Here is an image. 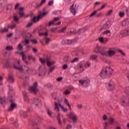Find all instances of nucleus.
<instances>
[{
	"mask_svg": "<svg viewBox=\"0 0 129 129\" xmlns=\"http://www.w3.org/2000/svg\"><path fill=\"white\" fill-rule=\"evenodd\" d=\"M112 69L110 67H107L102 70L100 74V76L103 79L107 78L112 75Z\"/></svg>",
	"mask_w": 129,
	"mask_h": 129,
	"instance_id": "1",
	"label": "nucleus"
},
{
	"mask_svg": "<svg viewBox=\"0 0 129 129\" xmlns=\"http://www.w3.org/2000/svg\"><path fill=\"white\" fill-rule=\"evenodd\" d=\"M63 102V100H62V98L61 97H59V98L58 99V102H55L54 103V106H55V109L56 110V111H60V109H59V106L61 108L62 111L66 112L67 110H68V109L67 108H64V106H63L61 103Z\"/></svg>",
	"mask_w": 129,
	"mask_h": 129,
	"instance_id": "2",
	"label": "nucleus"
},
{
	"mask_svg": "<svg viewBox=\"0 0 129 129\" xmlns=\"http://www.w3.org/2000/svg\"><path fill=\"white\" fill-rule=\"evenodd\" d=\"M12 66L14 69L18 70V71H24V69L20 64V60L19 59H15L12 64Z\"/></svg>",
	"mask_w": 129,
	"mask_h": 129,
	"instance_id": "3",
	"label": "nucleus"
},
{
	"mask_svg": "<svg viewBox=\"0 0 129 129\" xmlns=\"http://www.w3.org/2000/svg\"><path fill=\"white\" fill-rule=\"evenodd\" d=\"M40 61L42 64H44L45 62H46L47 66L48 67H51L52 66L54 65L55 64V61H51V59L49 57H47L44 60L43 58H39Z\"/></svg>",
	"mask_w": 129,
	"mask_h": 129,
	"instance_id": "4",
	"label": "nucleus"
},
{
	"mask_svg": "<svg viewBox=\"0 0 129 129\" xmlns=\"http://www.w3.org/2000/svg\"><path fill=\"white\" fill-rule=\"evenodd\" d=\"M29 91L33 94H37V92H38V83L35 82L33 86L29 88Z\"/></svg>",
	"mask_w": 129,
	"mask_h": 129,
	"instance_id": "5",
	"label": "nucleus"
},
{
	"mask_svg": "<svg viewBox=\"0 0 129 129\" xmlns=\"http://www.w3.org/2000/svg\"><path fill=\"white\" fill-rule=\"evenodd\" d=\"M38 34L40 36H44L45 37L44 40H45L46 44H49V42H51V39L47 37V36H48V35L47 32L44 33H41L40 32H38Z\"/></svg>",
	"mask_w": 129,
	"mask_h": 129,
	"instance_id": "6",
	"label": "nucleus"
},
{
	"mask_svg": "<svg viewBox=\"0 0 129 129\" xmlns=\"http://www.w3.org/2000/svg\"><path fill=\"white\" fill-rule=\"evenodd\" d=\"M78 11V6L75 4H74L72 7H71V13L75 16Z\"/></svg>",
	"mask_w": 129,
	"mask_h": 129,
	"instance_id": "7",
	"label": "nucleus"
},
{
	"mask_svg": "<svg viewBox=\"0 0 129 129\" xmlns=\"http://www.w3.org/2000/svg\"><path fill=\"white\" fill-rule=\"evenodd\" d=\"M75 42V39L70 40V39H67L66 40H62L61 44L62 45H71V44H73Z\"/></svg>",
	"mask_w": 129,
	"mask_h": 129,
	"instance_id": "8",
	"label": "nucleus"
},
{
	"mask_svg": "<svg viewBox=\"0 0 129 129\" xmlns=\"http://www.w3.org/2000/svg\"><path fill=\"white\" fill-rule=\"evenodd\" d=\"M69 117L71 119L73 120L74 122L77 121V116L74 113H71L69 115Z\"/></svg>",
	"mask_w": 129,
	"mask_h": 129,
	"instance_id": "9",
	"label": "nucleus"
},
{
	"mask_svg": "<svg viewBox=\"0 0 129 129\" xmlns=\"http://www.w3.org/2000/svg\"><path fill=\"white\" fill-rule=\"evenodd\" d=\"M22 94L24 97L25 102H26L27 103H28V102L30 101V99L29 98V97H28V93H27V92H26L25 91H23L22 92Z\"/></svg>",
	"mask_w": 129,
	"mask_h": 129,
	"instance_id": "10",
	"label": "nucleus"
},
{
	"mask_svg": "<svg viewBox=\"0 0 129 129\" xmlns=\"http://www.w3.org/2000/svg\"><path fill=\"white\" fill-rule=\"evenodd\" d=\"M41 16L40 15H38V16H34L33 17L32 19L31 20V21L33 23V24H36V23H37V22H39L40 20H41Z\"/></svg>",
	"mask_w": 129,
	"mask_h": 129,
	"instance_id": "11",
	"label": "nucleus"
},
{
	"mask_svg": "<svg viewBox=\"0 0 129 129\" xmlns=\"http://www.w3.org/2000/svg\"><path fill=\"white\" fill-rule=\"evenodd\" d=\"M115 85L112 82H110L108 83L107 88L108 90H113L114 89Z\"/></svg>",
	"mask_w": 129,
	"mask_h": 129,
	"instance_id": "12",
	"label": "nucleus"
},
{
	"mask_svg": "<svg viewBox=\"0 0 129 129\" xmlns=\"http://www.w3.org/2000/svg\"><path fill=\"white\" fill-rule=\"evenodd\" d=\"M0 103L3 106H5L7 104V99L5 97H0Z\"/></svg>",
	"mask_w": 129,
	"mask_h": 129,
	"instance_id": "13",
	"label": "nucleus"
},
{
	"mask_svg": "<svg viewBox=\"0 0 129 129\" xmlns=\"http://www.w3.org/2000/svg\"><path fill=\"white\" fill-rule=\"evenodd\" d=\"M102 50H104V47H100L99 45H97L94 51L95 53H100Z\"/></svg>",
	"mask_w": 129,
	"mask_h": 129,
	"instance_id": "14",
	"label": "nucleus"
},
{
	"mask_svg": "<svg viewBox=\"0 0 129 129\" xmlns=\"http://www.w3.org/2000/svg\"><path fill=\"white\" fill-rule=\"evenodd\" d=\"M99 41L100 42V43H102V44H106L107 42L108 41V39L107 38H104L102 37L99 38Z\"/></svg>",
	"mask_w": 129,
	"mask_h": 129,
	"instance_id": "15",
	"label": "nucleus"
},
{
	"mask_svg": "<svg viewBox=\"0 0 129 129\" xmlns=\"http://www.w3.org/2000/svg\"><path fill=\"white\" fill-rule=\"evenodd\" d=\"M120 34L123 36V37H125V36H128L129 35V29H126L125 30H122Z\"/></svg>",
	"mask_w": 129,
	"mask_h": 129,
	"instance_id": "16",
	"label": "nucleus"
},
{
	"mask_svg": "<svg viewBox=\"0 0 129 129\" xmlns=\"http://www.w3.org/2000/svg\"><path fill=\"white\" fill-rule=\"evenodd\" d=\"M23 71H26V72L28 73H31V72H33V69L31 67L25 66L24 69H23Z\"/></svg>",
	"mask_w": 129,
	"mask_h": 129,
	"instance_id": "17",
	"label": "nucleus"
},
{
	"mask_svg": "<svg viewBox=\"0 0 129 129\" xmlns=\"http://www.w3.org/2000/svg\"><path fill=\"white\" fill-rule=\"evenodd\" d=\"M16 107H17V104L15 103L12 102L10 105V107L8 109V111H13V110H14V109H15V108H16Z\"/></svg>",
	"mask_w": 129,
	"mask_h": 129,
	"instance_id": "18",
	"label": "nucleus"
},
{
	"mask_svg": "<svg viewBox=\"0 0 129 129\" xmlns=\"http://www.w3.org/2000/svg\"><path fill=\"white\" fill-rule=\"evenodd\" d=\"M33 103L35 104L36 106H38V105H40L41 106L42 105L41 102H40V100H39V99H38V98H35L33 99Z\"/></svg>",
	"mask_w": 129,
	"mask_h": 129,
	"instance_id": "19",
	"label": "nucleus"
},
{
	"mask_svg": "<svg viewBox=\"0 0 129 129\" xmlns=\"http://www.w3.org/2000/svg\"><path fill=\"white\" fill-rule=\"evenodd\" d=\"M115 54V51L109 49L108 51V57H112Z\"/></svg>",
	"mask_w": 129,
	"mask_h": 129,
	"instance_id": "20",
	"label": "nucleus"
},
{
	"mask_svg": "<svg viewBox=\"0 0 129 129\" xmlns=\"http://www.w3.org/2000/svg\"><path fill=\"white\" fill-rule=\"evenodd\" d=\"M11 121L12 122V123L14 124V125L15 126V127H19V126L20 125V124H19V123L18 122V121L17 120H14V118H12L10 119Z\"/></svg>",
	"mask_w": 129,
	"mask_h": 129,
	"instance_id": "21",
	"label": "nucleus"
},
{
	"mask_svg": "<svg viewBox=\"0 0 129 129\" xmlns=\"http://www.w3.org/2000/svg\"><path fill=\"white\" fill-rule=\"evenodd\" d=\"M129 24V21L128 19H125L122 22V27H126Z\"/></svg>",
	"mask_w": 129,
	"mask_h": 129,
	"instance_id": "22",
	"label": "nucleus"
},
{
	"mask_svg": "<svg viewBox=\"0 0 129 129\" xmlns=\"http://www.w3.org/2000/svg\"><path fill=\"white\" fill-rule=\"evenodd\" d=\"M45 3L46 0H42L40 4L36 5V8L39 9V8H41V7H42V6H43V5H44V4Z\"/></svg>",
	"mask_w": 129,
	"mask_h": 129,
	"instance_id": "23",
	"label": "nucleus"
},
{
	"mask_svg": "<svg viewBox=\"0 0 129 129\" xmlns=\"http://www.w3.org/2000/svg\"><path fill=\"white\" fill-rule=\"evenodd\" d=\"M79 82L81 84H82V85H83V84H89L90 81H88V80H81L79 81Z\"/></svg>",
	"mask_w": 129,
	"mask_h": 129,
	"instance_id": "24",
	"label": "nucleus"
},
{
	"mask_svg": "<svg viewBox=\"0 0 129 129\" xmlns=\"http://www.w3.org/2000/svg\"><path fill=\"white\" fill-rule=\"evenodd\" d=\"M8 79H9V80L11 81V82H12V83L14 82V77L13 76V73H10L9 74Z\"/></svg>",
	"mask_w": 129,
	"mask_h": 129,
	"instance_id": "25",
	"label": "nucleus"
},
{
	"mask_svg": "<svg viewBox=\"0 0 129 129\" xmlns=\"http://www.w3.org/2000/svg\"><path fill=\"white\" fill-rule=\"evenodd\" d=\"M56 69V66H53V67H49V71L48 73L50 74V73H52Z\"/></svg>",
	"mask_w": 129,
	"mask_h": 129,
	"instance_id": "26",
	"label": "nucleus"
},
{
	"mask_svg": "<svg viewBox=\"0 0 129 129\" xmlns=\"http://www.w3.org/2000/svg\"><path fill=\"white\" fill-rule=\"evenodd\" d=\"M122 105L123 106H129V100L127 99L125 101H122Z\"/></svg>",
	"mask_w": 129,
	"mask_h": 129,
	"instance_id": "27",
	"label": "nucleus"
},
{
	"mask_svg": "<svg viewBox=\"0 0 129 129\" xmlns=\"http://www.w3.org/2000/svg\"><path fill=\"white\" fill-rule=\"evenodd\" d=\"M110 27V25H109L108 23H106L101 28V30H103V29H105V30L107 29H109Z\"/></svg>",
	"mask_w": 129,
	"mask_h": 129,
	"instance_id": "28",
	"label": "nucleus"
},
{
	"mask_svg": "<svg viewBox=\"0 0 129 129\" xmlns=\"http://www.w3.org/2000/svg\"><path fill=\"white\" fill-rule=\"evenodd\" d=\"M100 54L102 55V56H108V51H104L103 50H102L100 51Z\"/></svg>",
	"mask_w": 129,
	"mask_h": 129,
	"instance_id": "29",
	"label": "nucleus"
},
{
	"mask_svg": "<svg viewBox=\"0 0 129 129\" xmlns=\"http://www.w3.org/2000/svg\"><path fill=\"white\" fill-rule=\"evenodd\" d=\"M19 14L21 16V17H23V16H24V8L21 7L20 8Z\"/></svg>",
	"mask_w": 129,
	"mask_h": 129,
	"instance_id": "30",
	"label": "nucleus"
},
{
	"mask_svg": "<svg viewBox=\"0 0 129 129\" xmlns=\"http://www.w3.org/2000/svg\"><path fill=\"white\" fill-rule=\"evenodd\" d=\"M20 115L22 117H26V116H27V112L25 111H21Z\"/></svg>",
	"mask_w": 129,
	"mask_h": 129,
	"instance_id": "31",
	"label": "nucleus"
},
{
	"mask_svg": "<svg viewBox=\"0 0 129 129\" xmlns=\"http://www.w3.org/2000/svg\"><path fill=\"white\" fill-rule=\"evenodd\" d=\"M97 58H98V56H97V55H95V54L92 55L90 56V60H96V59H97Z\"/></svg>",
	"mask_w": 129,
	"mask_h": 129,
	"instance_id": "32",
	"label": "nucleus"
},
{
	"mask_svg": "<svg viewBox=\"0 0 129 129\" xmlns=\"http://www.w3.org/2000/svg\"><path fill=\"white\" fill-rule=\"evenodd\" d=\"M5 50L6 51H13V50H14V48H13V46H7L5 48Z\"/></svg>",
	"mask_w": 129,
	"mask_h": 129,
	"instance_id": "33",
	"label": "nucleus"
},
{
	"mask_svg": "<svg viewBox=\"0 0 129 129\" xmlns=\"http://www.w3.org/2000/svg\"><path fill=\"white\" fill-rule=\"evenodd\" d=\"M109 122L111 124H113V123H114V118L113 117H110L109 118Z\"/></svg>",
	"mask_w": 129,
	"mask_h": 129,
	"instance_id": "34",
	"label": "nucleus"
},
{
	"mask_svg": "<svg viewBox=\"0 0 129 129\" xmlns=\"http://www.w3.org/2000/svg\"><path fill=\"white\" fill-rule=\"evenodd\" d=\"M57 118V120H58L59 124H62V121H61V119H60V113H58Z\"/></svg>",
	"mask_w": 129,
	"mask_h": 129,
	"instance_id": "35",
	"label": "nucleus"
},
{
	"mask_svg": "<svg viewBox=\"0 0 129 129\" xmlns=\"http://www.w3.org/2000/svg\"><path fill=\"white\" fill-rule=\"evenodd\" d=\"M46 112L48 114V115H49V116H52V111H51V110L49 108L46 109Z\"/></svg>",
	"mask_w": 129,
	"mask_h": 129,
	"instance_id": "36",
	"label": "nucleus"
},
{
	"mask_svg": "<svg viewBox=\"0 0 129 129\" xmlns=\"http://www.w3.org/2000/svg\"><path fill=\"white\" fill-rule=\"evenodd\" d=\"M20 55H21V56H22L23 61H25V59H26V58H27V56H26V55H25L24 54V52H20Z\"/></svg>",
	"mask_w": 129,
	"mask_h": 129,
	"instance_id": "37",
	"label": "nucleus"
},
{
	"mask_svg": "<svg viewBox=\"0 0 129 129\" xmlns=\"http://www.w3.org/2000/svg\"><path fill=\"white\" fill-rule=\"evenodd\" d=\"M17 49L18 50V51H22V50H23V45H22L21 43L18 44Z\"/></svg>",
	"mask_w": 129,
	"mask_h": 129,
	"instance_id": "38",
	"label": "nucleus"
},
{
	"mask_svg": "<svg viewBox=\"0 0 129 129\" xmlns=\"http://www.w3.org/2000/svg\"><path fill=\"white\" fill-rule=\"evenodd\" d=\"M9 29L13 30V29H15L16 28V24H10L8 26Z\"/></svg>",
	"mask_w": 129,
	"mask_h": 129,
	"instance_id": "39",
	"label": "nucleus"
},
{
	"mask_svg": "<svg viewBox=\"0 0 129 129\" xmlns=\"http://www.w3.org/2000/svg\"><path fill=\"white\" fill-rule=\"evenodd\" d=\"M125 14H124V12H120L119 13V16L120 17V18H123L125 16Z\"/></svg>",
	"mask_w": 129,
	"mask_h": 129,
	"instance_id": "40",
	"label": "nucleus"
},
{
	"mask_svg": "<svg viewBox=\"0 0 129 129\" xmlns=\"http://www.w3.org/2000/svg\"><path fill=\"white\" fill-rule=\"evenodd\" d=\"M79 68L81 69V70H82V71H83V66H84V64L82 62H80L79 63Z\"/></svg>",
	"mask_w": 129,
	"mask_h": 129,
	"instance_id": "41",
	"label": "nucleus"
},
{
	"mask_svg": "<svg viewBox=\"0 0 129 129\" xmlns=\"http://www.w3.org/2000/svg\"><path fill=\"white\" fill-rule=\"evenodd\" d=\"M79 58L78 57L75 58L73 60H71V63H75V62H78Z\"/></svg>",
	"mask_w": 129,
	"mask_h": 129,
	"instance_id": "42",
	"label": "nucleus"
},
{
	"mask_svg": "<svg viewBox=\"0 0 129 129\" xmlns=\"http://www.w3.org/2000/svg\"><path fill=\"white\" fill-rule=\"evenodd\" d=\"M47 14H48V12H43V13H42V14L39 15V16H40V18L42 19V18H43V17H44V16H46V15H47Z\"/></svg>",
	"mask_w": 129,
	"mask_h": 129,
	"instance_id": "43",
	"label": "nucleus"
},
{
	"mask_svg": "<svg viewBox=\"0 0 129 129\" xmlns=\"http://www.w3.org/2000/svg\"><path fill=\"white\" fill-rule=\"evenodd\" d=\"M9 31V29L7 28H4L3 29H2L1 31V33H5L6 32H8Z\"/></svg>",
	"mask_w": 129,
	"mask_h": 129,
	"instance_id": "44",
	"label": "nucleus"
},
{
	"mask_svg": "<svg viewBox=\"0 0 129 129\" xmlns=\"http://www.w3.org/2000/svg\"><path fill=\"white\" fill-rule=\"evenodd\" d=\"M66 29H67V27H66L62 28L59 31V32L63 33V32H65V31H66Z\"/></svg>",
	"mask_w": 129,
	"mask_h": 129,
	"instance_id": "45",
	"label": "nucleus"
},
{
	"mask_svg": "<svg viewBox=\"0 0 129 129\" xmlns=\"http://www.w3.org/2000/svg\"><path fill=\"white\" fill-rule=\"evenodd\" d=\"M31 26H33V22L32 21L26 25V28H30Z\"/></svg>",
	"mask_w": 129,
	"mask_h": 129,
	"instance_id": "46",
	"label": "nucleus"
},
{
	"mask_svg": "<svg viewBox=\"0 0 129 129\" xmlns=\"http://www.w3.org/2000/svg\"><path fill=\"white\" fill-rule=\"evenodd\" d=\"M125 92L129 95V87H126L125 89Z\"/></svg>",
	"mask_w": 129,
	"mask_h": 129,
	"instance_id": "47",
	"label": "nucleus"
},
{
	"mask_svg": "<svg viewBox=\"0 0 129 129\" xmlns=\"http://www.w3.org/2000/svg\"><path fill=\"white\" fill-rule=\"evenodd\" d=\"M64 62H67L69 61V57L65 56L63 59Z\"/></svg>",
	"mask_w": 129,
	"mask_h": 129,
	"instance_id": "48",
	"label": "nucleus"
},
{
	"mask_svg": "<svg viewBox=\"0 0 129 129\" xmlns=\"http://www.w3.org/2000/svg\"><path fill=\"white\" fill-rule=\"evenodd\" d=\"M64 102L65 103V104H66L67 105H68V106H69V105H70V104L69 103V101H68V100H67V99H65L64 100Z\"/></svg>",
	"mask_w": 129,
	"mask_h": 129,
	"instance_id": "49",
	"label": "nucleus"
},
{
	"mask_svg": "<svg viewBox=\"0 0 129 129\" xmlns=\"http://www.w3.org/2000/svg\"><path fill=\"white\" fill-rule=\"evenodd\" d=\"M108 119V117H107V115H104L103 116V120H104L105 121L107 120Z\"/></svg>",
	"mask_w": 129,
	"mask_h": 129,
	"instance_id": "50",
	"label": "nucleus"
},
{
	"mask_svg": "<svg viewBox=\"0 0 129 129\" xmlns=\"http://www.w3.org/2000/svg\"><path fill=\"white\" fill-rule=\"evenodd\" d=\"M13 19H14V21H15V22H18V21H19V17H18V16H14L13 17Z\"/></svg>",
	"mask_w": 129,
	"mask_h": 129,
	"instance_id": "51",
	"label": "nucleus"
},
{
	"mask_svg": "<svg viewBox=\"0 0 129 129\" xmlns=\"http://www.w3.org/2000/svg\"><path fill=\"white\" fill-rule=\"evenodd\" d=\"M105 7H106V5H103L100 8L98 9V11H101V10H103V9H104L105 8Z\"/></svg>",
	"mask_w": 129,
	"mask_h": 129,
	"instance_id": "52",
	"label": "nucleus"
},
{
	"mask_svg": "<svg viewBox=\"0 0 129 129\" xmlns=\"http://www.w3.org/2000/svg\"><path fill=\"white\" fill-rule=\"evenodd\" d=\"M107 34H110V30H106L103 33V35H107Z\"/></svg>",
	"mask_w": 129,
	"mask_h": 129,
	"instance_id": "53",
	"label": "nucleus"
},
{
	"mask_svg": "<svg viewBox=\"0 0 129 129\" xmlns=\"http://www.w3.org/2000/svg\"><path fill=\"white\" fill-rule=\"evenodd\" d=\"M5 66L6 67H9V65H10V62L9 61V60H7L5 63Z\"/></svg>",
	"mask_w": 129,
	"mask_h": 129,
	"instance_id": "54",
	"label": "nucleus"
},
{
	"mask_svg": "<svg viewBox=\"0 0 129 129\" xmlns=\"http://www.w3.org/2000/svg\"><path fill=\"white\" fill-rule=\"evenodd\" d=\"M97 13V11H95L94 12H93L90 15V17L91 18L92 17H93V16H95V14Z\"/></svg>",
	"mask_w": 129,
	"mask_h": 129,
	"instance_id": "55",
	"label": "nucleus"
},
{
	"mask_svg": "<svg viewBox=\"0 0 129 129\" xmlns=\"http://www.w3.org/2000/svg\"><path fill=\"white\" fill-rule=\"evenodd\" d=\"M53 4H54V2H53L52 1H50L49 2L48 5L49 7H51V6H52V5H53Z\"/></svg>",
	"mask_w": 129,
	"mask_h": 129,
	"instance_id": "56",
	"label": "nucleus"
},
{
	"mask_svg": "<svg viewBox=\"0 0 129 129\" xmlns=\"http://www.w3.org/2000/svg\"><path fill=\"white\" fill-rule=\"evenodd\" d=\"M112 14V10H110L106 14V16H110V15Z\"/></svg>",
	"mask_w": 129,
	"mask_h": 129,
	"instance_id": "57",
	"label": "nucleus"
},
{
	"mask_svg": "<svg viewBox=\"0 0 129 129\" xmlns=\"http://www.w3.org/2000/svg\"><path fill=\"white\" fill-rule=\"evenodd\" d=\"M56 30H57V28H52L50 29V32H52V33H54V32L56 31Z\"/></svg>",
	"mask_w": 129,
	"mask_h": 129,
	"instance_id": "58",
	"label": "nucleus"
},
{
	"mask_svg": "<svg viewBox=\"0 0 129 129\" xmlns=\"http://www.w3.org/2000/svg\"><path fill=\"white\" fill-rule=\"evenodd\" d=\"M12 10V5H9L7 9V11H11Z\"/></svg>",
	"mask_w": 129,
	"mask_h": 129,
	"instance_id": "59",
	"label": "nucleus"
},
{
	"mask_svg": "<svg viewBox=\"0 0 129 129\" xmlns=\"http://www.w3.org/2000/svg\"><path fill=\"white\" fill-rule=\"evenodd\" d=\"M71 92L69 90H66L65 92H64V94L66 95H69V94H70Z\"/></svg>",
	"mask_w": 129,
	"mask_h": 129,
	"instance_id": "60",
	"label": "nucleus"
},
{
	"mask_svg": "<svg viewBox=\"0 0 129 129\" xmlns=\"http://www.w3.org/2000/svg\"><path fill=\"white\" fill-rule=\"evenodd\" d=\"M56 80H57V81H58V82H60V81H62V80H63V78L62 77L58 78L56 79Z\"/></svg>",
	"mask_w": 129,
	"mask_h": 129,
	"instance_id": "61",
	"label": "nucleus"
},
{
	"mask_svg": "<svg viewBox=\"0 0 129 129\" xmlns=\"http://www.w3.org/2000/svg\"><path fill=\"white\" fill-rule=\"evenodd\" d=\"M107 126H108V123H107V122H105L104 128L107 129Z\"/></svg>",
	"mask_w": 129,
	"mask_h": 129,
	"instance_id": "62",
	"label": "nucleus"
},
{
	"mask_svg": "<svg viewBox=\"0 0 129 129\" xmlns=\"http://www.w3.org/2000/svg\"><path fill=\"white\" fill-rule=\"evenodd\" d=\"M67 68H68V66H67V64H64V65L62 66V69H63V70H66V69H67Z\"/></svg>",
	"mask_w": 129,
	"mask_h": 129,
	"instance_id": "63",
	"label": "nucleus"
},
{
	"mask_svg": "<svg viewBox=\"0 0 129 129\" xmlns=\"http://www.w3.org/2000/svg\"><path fill=\"white\" fill-rule=\"evenodd\" d=\"M126 12L127 13V16L129 17V8L126 9Z\"/></svg>",
	"mask_w": 129,
	"mask_h": 129,
	"instance_id": "64",
	"label": "nucleus"
}]
</instances>
